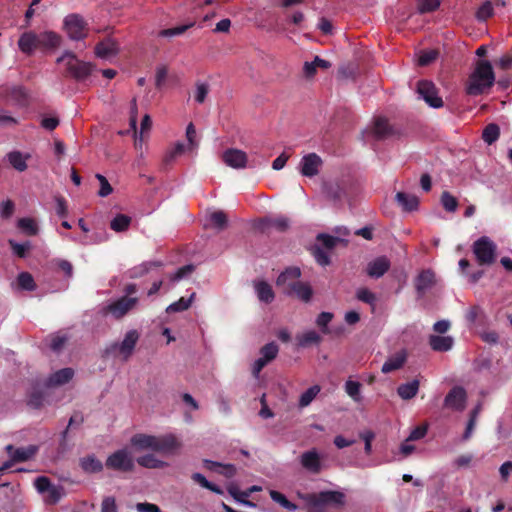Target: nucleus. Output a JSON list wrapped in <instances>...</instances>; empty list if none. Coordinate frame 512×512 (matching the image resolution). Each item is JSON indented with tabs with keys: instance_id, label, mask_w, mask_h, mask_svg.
Listing matches in <instances>:
<instances>
[{
	"instance_id": "obj_46",
	"label": "nucleus",
	"mask_w": 512,
	"mask_h": 512,
	"mask_svg": "<svg viewBox=\"0 0 512 512\" xmlns=\"http://www.w3.org/2000/svg\"><path fill=\"white\" fill-rule=\"evenodd\" d=\"M440 201L447 212H455L458 207L457 198L448 191L442 192Z\"/></svg>"
},
{
	"instance_id": "obj_52",
	"label": "nucleus",
	"mask_w": 512,
	"mask_h": 512,
	"mask_svg": "<svg viewBox=\"0 0 512 512\" xmlns=\"http://www.w3.org/2000/svg\"><path fill=\"white\" fill-rule=\"evenodd\" d=\"M356 297H357V299L359 301H361L363 303H366V304H369L372 307L375 306V303H376V300H377V297H376L375 293L370 291L368 288H360V289H358L357 292H356Z\"/></svg>"
},
{
	"instance_id": "obj_9",
	"label": "nucleus",
	"mask_w": 512,
	"mask_h": 512,
	"mask_svg": "<svg viewBox=\"0 0 512 512\" xmlns=\"http://www.w3.org/2000/svg\"><path fill=\"white\" fill-rule=\"evenodd\" d=\"M105 466L115 471L131 472L134 469V461L126 449H120L108 456Z\"/></svg>"
},
{
	"instance_id": "obj_61",
	"label": "nucleus",
	"mask_w": 512,
	"mask_h": 512,
	"mask_svg": "<svg viewBox=\"0 0 512 512\" xmlns=\"http://www.w3.org/2000/svg\"><path fill=\"white\" fill-rule=\"evenodd\" d=\"M34 486L39 493L43 494L46 493L49 488H51L52 483L48 477L40 476L35 479Z\"/></svg>"
},
{
	"instance_id": "obj_12",
	"label": "nucleus",
	"mask_w": 512,
	"mask_h": 512,
	"mask_svg": "<svg viewBox=\"0 0 512 512\" xmlns=\"http://www.w3.org/2000/svg\"><path fill=\"white\" fill-rule=\"evenodd\" d=\"M138 303L137 297L123 296L105 307V312L120 319L131 311Z\"/></svg>"
},
{
	"instance_id": "obj_23",
	"label": "nucleus",
	"mask_w": 512,
	"mask_h": 512,
	"mask_svg": "<svg viewBox=\"0 0 512 512\" xmlns=\"http://www.w3.org/2000/svg\"><path fill=\"white\" fill-rule=\"evenodd\" d=\"M203 465L210 471H216L226 478H232L236 475V467L233 464H222L220 462L204 459Z\"/></svg>"
},
{
	"instance_id": "obj_24",
	"label": "nucleus",
	"mask_w": 512,
	"mask_h": 512,
	"mask_svg": "<svg viewBox=\"0 0 512 512\" xmlns=\"http://www.w3.org/2000/svg\"><path fill=\"white\" fill-rule=\"evenodd\" d=\"M453 343V338L450 336L430 335L429 337L430 347L437 352L449 351L452 348Z\"/></svg>"
},
{
	"instance_id": "obj_17",
	"label": "nucleus",
	"mask_w": 512,
	"mask_h": 512,
	"mask_svg": "<svg viewBox=\"0 0 512 512\" xmlns=\"http://www.w3.org/2000/svg\"><path fill=\"white\" fill-rule=\"evenodd\" d=\"M302 467L312 474H319L322 470V462L316 449L305 451L300 456Z\"/></svg>"
},
{
	"instance_id": "obj_6",
	"label": "nucleus",
	"mask_w": 512,
	"mask_h": 512,
	"mask_svg": "<svg viewBox=\"0 0 512 512\" xmlns=\"http://www.w3.org/2000/svg\"><path fill=\"white\" fill-rule=\"evenodd\" d=\"M304 500L311 508H322L327 505L343 506L345 495L340 491H322L306 494Z\"/></svg>"
},
{
	"instance_id": "obj_28",
	"label": "nucleus",
	"mask_w": 512,
	"mask_h": 512,
	"mask_svg": "<svg viewBox=\"0 0 512 512\" xmlns=\"http://www.w3.org/2000/svg\"><path fill=\"white\" fill-rule=\"evenodd\" d=\"M255 290L257 293V297L261 302L269 304L275 298V294L271 285L268 284L266 281H259L258 283H256Z\"/></svg>"
},
{
	"instance_id": "obj_56",
	"label": "nucleus",
	"mask_w": 512,
	"mask_h": 512,
	"mask_svg": "<svg viewBox=\"0 0 512 512\" xmlns=\"http://www.w3.org/2000/svg\"><path fill=\"white\" fill-rule=\"evenodd\" d=\"M333 319V314L330 312H321L317 319L316 324L324 334L329 333L328 324Z\"/></svg>"
},
{
	"instance_id": "obj_29",
	"label": "nucleus",
	"mask_w": 512,
	"mask_h": 512,
	"mask_svg": "<svg viewBox=\"0 0 512 512\" xmlns=\"http://www.w3.org/2000/svg\"><path fill=\"white\" fill-rule=\"evenodd\" d=\"M7 158L9 163L15 170L23 172L27 169L26 161L30 158V155H24L20 151H12L8 153Z\"/></svg>"
},
{
	"instance_id": "obj_10",
	"label": "nucleus",
	"mask_w": 512,
	"mask_h": 512,
	"mask_svg": "<svg viewBox=\"0 0 512 512\" xmlns=\"http://www.w3.org/2000/svg\"><path fill=\"white\" fill-rule=\"evenodd\" d=\"M301 270L298 267L290 266L282 271L276 279V286L283 294L288 295L290 291L299 282Z\"/></svg>"
},
{
	"instance_id": "obj_2",
	"label": "nucleus",
	"mask_w": 512,
	"mask_h": 512,
	"mask_svg": "<svg viewBox=\"0 0 512 512\" xmlns=\"http://www.w3.org/2000/svg\"><path fill=\"white\" fill-rule=\"evenodd\" d=\"M131 445L138 451L152 450L154 452L169 454L180 448V441L173 435L162 436L137 433L132 436Z\"/></svg>"
},
{
	"instance_id": "obj_31",
	"label": "nucleus",
	"mask_w": 512,
	"mask_h": 512,
	"mask_svg": "<svg viewBox=\"0 0 512 512\" xmlns=\"http://www.w3.org/2000/svg\"><path fill=\"white\" fill-rule=\"evenodd\" d=\"M373 132L377 139H385L393 134V129L385 118H377L374 122Z\"/></svg>"
},
{
	"instance_id": "obj_21",
	"label": "nucleus",
	"mask_w": 512,
	"mask_h": 512,
	"mask_svg": "<svg viewBox=\"0 0 512 512\" xmlns=\"http://www.w3.org/2000/svg\"><path fill=\"white\" fill-rule=\"evenodd\" d=\"M324 193L333 202H340L346 197V188L342 182H328L324 184Z\"/></svg>"
},
{
	"instance_id": "obj_33",
	"label": "nucleus",
	"mask_w": 512,
	"mask_h": 512,
	"mask_svg": "<svg viewBox=\"0 0 512 512\" xmlns=\"http://www.w3.org/2000/svg\"><path fill=\"white\" fill-rule=\"evenodd\" d=\"M17 227L28 236H35L39 232L37 222L30 217H23L18 219Z\"/></svg>"
},
{
	"instance_id": "obj_49",
	"label": "nucleus",
	"mask_w": 512,
	"mask_h": 512,
	"mask_svg": "<svg viewBox=\"0 0 512 512\" xmlns=\"http://www.w3.org/2000/svg\"><path fill=\"white\" fill-rule=\"evenodd\" d=\"M440 0H418L417 9L421 14L434 12L440 6Z\"/></svg>"
},
{
	"instance_id": "obj_14",
	"label": "nucleus",
	"mask_w": 512,
	"mask_h": 512,
	"mask_svg": "<svg viewBox=\"0 0 512 512\" xmlns=\"http://www.w3.org/2000/svg\"><path fill=\"white\" fill-rule=\"evenodd\" d=\"M466 400L467 393L465 389L461 386H454L445 396L444 407L455 411H462L465 408Z\"/></svg>"
},
{
	"instance_id": "obj_11",
	"label": "nucleus",
	"mask_w": 512,
	"mask_h": 512,
	"mask_svg": "<svg viewBox=\"0 0 512 512\" xmlns=\"http://www.w3.org/2000/svg\"><path fill=\"white\" fill-rule=\"evenodd\" d=\"M417 92L429 106L433 108H440L443 106V100L438 96V90L433 82L420 80L417 83Z\"/></svg>"
},
{
	"instance_id": "obj_44",
	"label": "nucleus",
	"mask_w": 512,
	"mask_h": 512,
	"mask_svg": "<svg viewBox=\"0 0 512 512\" xmlns=\"http://www.w3.org/2000/svg\"><path fill=\"white\" fill-rule=\"evenodd\" d=\"M263 229L274 228L279 232H284L289 227V221L287 218L280 217L276 219H265L262 221Z\"/></svg>"
},
{
	"instance_id": "obj_35",
	"label": "nucleus",
	"mask_w": 512,
	"mask_h": 512,
	"mask_svg": "<svg viewBox=\"0 0 512 512\" xmlns=\"http://www.w3.org/2000/svg\"><path fill=\"white\" fill-rule=\"evenodd\" d=\"M137 463L145 468L158 469L167 466V463L157 459L153 454H146L137 458Z\"/></svg>"
},
{
	"instance_id": "obj_51",
	"label": "nucleus",
	"mask_w": 512,
	"mask_h": 512,
	"mask_svg": "<svg viewBox=\"0 0 512 512\" xmlns=\"http://www.w3.org/2000/svg\"><path fill=\"white\" fill-rule=\"evenodd\" d=\"M46 493H47V496L45 498L46 503L56 504L57 502H59V500L64 495V489L61 486H56V485L52 484L51 488H49V490H47Z\"/></svg>"
},
{
	"instance_id": "obj_26",
	"label": "nucleus",
	"mask_w": 512,
	"mask_h": 512,
	"mask_svg": "<svg viewBox=\"0 0 512 512\" xmlns=\"http://www.w3.org/2000/svg\"><path fill=\"white\" fill-rule=\"evenodd\" d=\"M397 204L406 212L414 211L418 208L419 200L415 195L405 192H398L395 196Z\"/></svg>"
},
{
	"instance_id": "obj_42",
	"label": "nucleus",
	"mask_w": 512,
	"mask_h": 512,
	"mask_svg": "<svg viewBox=\"0 0 512 512\" xmlns=\"http://www.w3.org/2000/svg\"><path fill=\"white\" fill-rule=\"evenodd\" d=\"M278 352H279L278 345L275 342H270V343L265 344L260 349V355H261L260 358L264 359V361L269 363L277 357Z\"/></svg>"
},
{
	"instance_id": "obj_3",
	"label": "nucleus",
	"mask_w": 512,
	"mask_h": 512,
	"mask_svg": "<svg viewBox=\"0 0 512 512\" xmlns=\"http://www.w3.org/2000/svg\"><path fill=\"white\" fill-rule=\"evenodd\" d=\"M495 82V74L491 63L479 60L466 84V93L470 96H479L490 89Z\"/></svg>"
},
{
	"instance_id": "obj_38",
	"label": "nucleus",
	"mask_w": 512,
	"mask_h": 512,
	"mask_svg": "<svg viewBox=\"0 0 512 512\" xmlns=\"http://www.w3.org/2000/svg\"><path fill=\"white\" fill-rule=\"evenodd\" d=\"M499 136H500V128L495 123L488 124L482 132V139L484 140V142H486L489 145H491L495 141H497Z\"/></svg>"
},
{
	"instance_id": "obj_36",
	"label": "nucleus",
	"mask_w": 512,
	"mask_h": 512,
	"mask_svg": "<svg viewBox=\"0 0 512 512\" xmlns=\"http://www.w3.org/2000/svg\"><path fill=\"white\" fill-rule=\"evenodd\" d=\"M80 466L85 472L96 473L103 469V464L95 456H87L80 460Z\"/></svg>"
},
{
	"instance_id": "obj_22",
	"label": "nucleus",
	"mask_w": 512,
	"mask_h": 512,
	"mask_svg": "<svg viewBox=\"0 0 512 512\" xmlns=\"http://www.w3.org/2000/svg\"><path fill=\"white\" fill-rule=\"evenodd\" d=\"M74 376L72 368L60 369L49 376L46 381L47 387H57L68 383Z\"/></svg>"
},
{
	"instance_id": "obj_58",
	"label": "nucleus",
	"mask_w": 512,
	"mask_h": 512,
	"mask_svg": "<svg viewBox=\"0 0 512 512\" xmlns=\"http://www.w3.org/2000/svg\"><path fill=\"white\" fill-rule=\"evenodd\" d=\"M96 178L98 179V181L100 183V189L98 191V195L100 197H106V196L110 195L113 191V188L110 185V183L108 182V180L106 179V177L103 176L102 174H96Z\"/></svg>"
},
{
	"instance_id": "obj_59",
	"label": "nucleus",
	"mask_w": 512,
	"mask_h": 512,
	"mask_svg": "<svg viewBox=\"0 0 512 512\" xmlns=\"http://www.w3.org/2000/svg\"><path fill=\"white\" fill-rule=\"evenodd\" d=\"M194 23H189L186 25H180L173 28L164 29L160 32V35L165 37H173L177 35L183 34L186 30H188L190 27H192Z\"/></svg>"
},
{
	"instance_id": "obj_1",
	"label": "nucleus",
	"mask_w": 512,
	"mask_h": 512,
	"mask_svg": "<svg viewBox=\"0 0 512 512\" xmlns=\"http://www.w3.org/2000/svg\"><path fill=\"white\" fill-rule=\"evenodd\" d=\"M62 43V37L54 31L36 33L27 31L18 39V47L26 55H32L35 50H53Z\"/></svg>"
},
{
	"instance_id": "obj_4",
	"label": "nucleus",
	"mask_w": 512,
	"mask_h": 512,
	"mask_svg": "<svg viewBox=\"0 0 512 512\" xmlns=\"http://www.w3.org/2000/svg\"><path fill=\"white\" fill-rule=\"evenodd\" d=\"M62 62H65L64 76L71 77L76 81L87 79L94 69L93 64L79 60L76 55L70 51L64 52L62 56L57 58V63Z\"/></svg>"
},
{
	"instance_id": "obj_16",
	"label": "nucleus",
	"mask_w": 512,
	"mask_h": 512,
	"mask_svg": "<svg viewBox=\"0 0 512 512\" xmlns=\"http://www.w3.org/2000/svg\"><path fill=\"white\" fill-rule=\"evenodd\" d=\"M223 162L234 169H242L247 165V154L239 149L229 148L222 154Z\"/></svg>"
},
{
	"instance_id": "obj_7",
	"label": "nucleus",
	"mask_w": 512,
	"mask_h": 512,
	"mask_svg": "<svg viewBox=\"0 0 512 512\" xmlns=\"http://www.w3.org/2000/svg\"><path fill=\"white\" fill-rule=\"evenodd\" d=\"M473 253L479 265H491L496 259V244L487 236L477 239L472 246Z\"/></svg>"
},
{
	"instance_id": "obj_34",
	"label": "nucleus",
	"mask_w": 512,
	"mask_h": 512,
	"mask_svg": "<svg viewBox=\"0 0 512 512\" xmlns=\"http://www.w3.org/2000/svg\"><path fill=\"white\" fill-rule=\"evenodd\" d=\"M185 151V145L181 142H177L173 148L169 149L162 160L163 167L167 169L172 163L175 161V159L182 155Z\"/></svg>"
},
{
	"instance_id": "obj_5",
	"label": "nucleus",
	"mask_w": 512,
	"mask_h": 512,
	"mask_svg": "<svg viewBox=\"0 0 512 512\" xmlns=\"http://www.w3.org/2000/svg\"><path fill=\"white\" fill-rule=\"evenodd\" d=\"M138 340L139 333L137 330H130L125 334V337L121 343L114 342L106 346L104 350V356L115 357L120 355L124 361H127L133 354Z\"/></svg>"
},
{
	"instance_id": "obj_54",
	"label": "nucleus",
	"mask_w": 512,
	"mask_h": 512,
	"mask_svg": "<svg viewBox=\"0 0 512 512\" xmlns=\"http://www.w3.org/2000/svg\"><path fill=\"white\" fill-rule=\"evenodd\" d=\"M312 254L316 262L321 266H327L331 262L328 253L324 251L320 246H314L312 249Z\"/></svg>"
},
{
	"instance_id": "obj_39",
	"label": "nucleus",
	"mask_w": 512,
	"mask_h": 512,
	"mask_svg": "<svg viewBox=\"0 0 512 512\" xmlns=\"http://www.w3.org/2000/svg\"><path fill=\"white\" fill-rule=\"evenodd\" d=\"M321 391V387L319 385H313L308 388L305 392H303L299 398V407L304 408L316 398V396Z\"/></svg>"
},
{
	"instance_id": "obj_45",
	"label": "nucleus",
	"mask_w": 512,
	"mask_h": 512,
	"mask_svg": "<svg viewBox=\"0 0 512 512\" xmlns=\"http://www.w3.org/2000/svg\"><path fill=\"white\" fill-rule=\"evenodd\" d=\"M194 296H195V293H192L191 296L187 299L184 297H181L178 301L170 304L167 307L166 311L168 313H171V312H181V311L187 310L191 306Z\"/></svg>"
},
{
	"instance_id": "obj_60",
	"label": "nucleus",
	"mask_w": 512,
	"mask_h": 512,
	"mask_svg": "<svg viewBox=\"0 0 512 512\" xmlns=\"http://www.w3.org/2000/svg\"><path fill=\"white\" fill-rule=\"evenodd\" d=\"M186 138L188 141V148L190 150H194L198 147V143L196 141V129L193 123H189L186 128Z\"/></svg>"
},
{
	"instance_id": "obj_15",
	"label": "nucleus",
	"mask_w": 512,
	"mask_h": 512,
	"mask_svg": "<svg viewBox=\"0 0 512 512\" xmlns=\"http://www.w3.org/2000/svg\"><path fill=\"white\" fill-rule=\"evenodd\" d=\"M323 161L316 153H309L301 159L300 172L303 176L312 178L319 173Z\"/></svg>"
},
{
	"instance_id": "obj_57",
	"label": "nucleus",
	"mask_w": 512,
	"mask_h": 512,
	"mask_svg": "<svg viewBox=\"0 0 512 512\" xmlns=\"http://www.w3.org/2000/svg\"><path fill=\"white\" fill-rule=\"evenodd\" d=\"M493 15V3L484 2L477 10L476 16L479 20L485 21Z\"/></svg>"
},
{
	"instance_id": "obj_30",
	"label": "nucleus",
	"mask_w": 512,
	"mask_h": 512,
	"mask_svg": "<svg viewBox=\"0 0 512 512\" xmlns=\"http://www.w3.org/2000/svg\"><path fill=\"white\" fill-rule=\"evenodd\" d=\"M209 225L217 231H223L228 226V217L222 210L212 212L209 217Z\"/></svg>"
},
{
	"instance_id": "obj_19",
	"label": "nucleus",
	"mask_w": 512,
	"mask_h": 512,
	"mask_svg": "<svg viewBox=\"0 0 512 512\" xmlns=\"http://www.w3.org/2000/svg\"><path fill=\"white\" fill-rule=\"evenodd\" d=\"M7 453L12 457L13 461L24 462L31 459L37 452L38 448L35 445H29L25 448H15L12 444H9L5 447Z\"/></svg>"
},
{
	"instance_id": "obj_62",
	"label": "nucleus",
	"mask_w": 512,
	"mask_h": 512,
	"mask_svg": "<svg viewBox=\"0 0 512 512\" xmlns=\"http://www.w3.org/2000/svg\"><path fill=\"white\" fill-rule=\"evenodd\" d=\"M438 56V52L435 50L424 51L420 54L418 63L420 66H427L436 60Z\"/></svg>"
},
{
	"instance_id": "obj_48",
	"label": "nucleus",
	"mask_w": 512,
	"mask_h": 512,
	"mask_svg": "<svg viewBox=\"0 0 512 512\" xmlns=\"http://www.w3.org/2000/svg\"><path fill=\"white\" fill-rule=\"evenodd\" d=\"M361 383L353 380H347L345 383V392L356 402L361 401Z\"/></svg>"
},
{
	"instance_id": "obj_43",
	"label": "nucleus",
	"mask_w": 512,
	"mask_h": 512,
	"mask_svg": "<svg viewBox=\"0 0 512 512\" xmlns=\"http://www.w3.org/2000/svg\"><path fill=\"white\" fill-rule=\"evenodd\" d=\"M191 479L194 482H196L199 485H201L203 488H206V489H208V490H210V491H212V492H214L216 494H223V490L219 486L209 482L206 479V477L203 474H201V473H198V472L193 473L191 475Z\"/></svg>"
},
{
	"instance_id": "obj_63",
	"label": "nucleus",
	"mask_w": 512,
	"mask_h": 512,
	"mask_svg": "<svg viewBox=\"0 0 512 512\" xmlns=\"http://www.w3.org/2000/svg\"><path fill=\"white\" fill-rule=\"evenodd\" d=\"M195 267L192 264H188L179 268L174 274L171 275V281H179L185 276L191 274L194 271Z\"/></svg>"
},
{
	"instance_id": "obj_55",
	"label": "nucleus",
	"mask_w": 512,
	"mask_h": 512,
	"mask_svg": "<svg viewBox=\"0 0 512 512\" xmlns=\"http://www.w3.org/2000/svg\"><path fill=\"white\" fill-rule=\"evenodd\" d=\"M316 239L326 249H333L338 242L342 241L338 237H334L325 233L318 234Z\"/></svg>"
},
{
	"instance_id": "obj_20",
	"label": "nucleus",
	"mask_w": 512,
	"mask_h": 512,
	"mask_svg": "<svg viewBox=\"0 0 512 512\" xmlns=\"http://www.w3.org/2000/svg\"><path fill=\"white\" fill-rule=\"evenodd\" d=\"M118 45L112 38H106L95 46V55L101 59H108L118 53Z\"/></svg>"
},
{
	"instance_id": "obj_64",
	"label": "nucleus",
	"mask_w": 512,
	"mask_h": 512,
	"mask_svg": "<svg viewBox=\"0 0 512 512\" xmlns=\"http://www.w3.org/2000/svg\"><path fill=\"white\" fill-rule=\"evenodd\" d=\"M101 512H118L116 500L112 496H107L101 504Z\"/></svg>"
},
{
	"instance_id": "obj_32",
	"label": "nucleus",
	"mask_w": 512,
	"mask_h": 512,
	"mask_svg": "<svg viewBox=\"0 0 512 512\" xmlns=\"http://www.w3.org/2000/svg\"><path fill=\"white\" fill-rule=\"evenodd\" d=\"M406 361V355L404 353H398L393 357L389 358L382 366L381 371L385 374L400 369Z\"/></svg>"
},
{
	"instance_id": "obj_8",
	"label": "nucleus",
	"mask_w": 512,
	"mask_h": 512,
	"mask_svg": "<svg viewBox=\"0 0 512 512\" xmlns=\"http://www.w3.org/2000/svg\"><path fill=\"white\" fill-rule=\"evenodd\" d=\"M63 24L71 40L79 41L87 36L88 24L81 15L69 14L64 18Z\"/></svg>"
},
{
	"instance_id": "obj_47",
	"label": "nucleus",
	"mask_w": 512,
	"mask_h": 512,
	"mask_svg": "<svg viewBox=\"0 0 512 512\" xmlns=\"http://www.w3.org/2000/svg\"><path fill=\"white\" fill-rule=\"evenodd\" d=\"M8 244L12 249V252L19 258H25L28 251L31 249V243L29 241L20 244L12 239H9Z\"/></svg>"
},
{
	"instance_id": "obj_50",
	"label": "nucleus",
	"mask_w": 512,
	"mask_h": 512,
	"mask_svg": "<svg viewBox=\"0 0 512 512\" xmlns=\"http://www.w3.org/2000/svg\"><path fill=\"white\" fill-rule=\"evenodd\" d=\"M17 282L20 288L33 291L36 287L32 275L28 272H21L17 277Z\"/></svg>"
},
{
	"instance_id": "obj_41",
	"label": "nucleus",
	"mask_w": 512,
	"mask_h": 512,
	"mask_svg": "<svg viewBox=\"0 0 512 512\" xmlns=\"http://www.w3.org/2000/svg\"><path fill=\"white\" fill-rule=\"evenodd\" d=\"M269 495L273 501L281 505L288 511H295L297 509V505L291 502L286 498L284 494L276 490H270Z\"/></svg>"
},
{
	"instance_id": "obj_37",
	"label": "nucleus",
	"mask_w": 512,
	"mask_h": 512,
	"mask_svg": "<svg viewBox=\"0 0 512 512\" xmlns=\"http://www.w3.org/2000/svg\"><path fill=\"white\" fill-rule=\"evenodd\" d=\"M131 224V217L125 214H117L110 222V228L115 232L126 231Z\"/></svg>"
},
{
	"instance_id": "obj_27",
	"label": "nucleus",
	"mask_w": 512,
	"mask_h": 512,
	"mask_svg": "<svg viewBox=\"0 0 512 512\" xmlns=\"http://www.w3.org/2000/svg\"><path fill=\"white\" fill-rule=\"evenodd\" d=\"M419 386V381L417 379H414L410 382L399 385L397 388V394L403 400H410L417 395L419 391Z\"/></svg>"
},
{
	"instance_id": "obj_25",
	"label": "nucleus",
	"mask_w": 512,
	"mask_h": 512,
	"mask_svg": "<svg viewBox=\"0 0 512 512\" xmlns=\"http://www.w3.org/2000/svg\"><path fill=\"white\" fill-rule=\"evenodd\" d=\"M287 296L296 297L297 299L307 303L313 296V289L309 283L299 280Z\"/></svg>"
},
{
	"instance_id": "obj_13",
	"label": "nucleus",
	"mask_w": 512,
	"mask_h": 512,
	"mask_svg": "<svg viewBox=\"0 0 512 512\" xmlns=\"http://www.w3.org/2000/svg\"><path fill=\"white\" fill-rule=\"evenodd\" d=\"M437 283L436 274L432 269H423L414 279V287L418 298H422Z\"/></svg>"
},
{
	"instance_id": "obj_40",
	"label": "nucleus",
	"mask_w": 512,
	"mask_h": 512,
	"mask_svg": "<svg viewBox=\"0 0 512 512\" xmlns=\"http://www.w3.org/2000/svg\"><path fill=\"white\" fill-rule=\"evenodd\" d=\"M7 95L17 102L19 105H26L28 102V95L24 87L13 86L9 89Z\"/></svg>"
},
{
	"instance_id": "obj_53",
	"label": "nucleus",
	"mask_w": 512,
	"mask_h": 512,
	"mask_svg": "<svg viewBox=\"0 0 512 512\" xmlns=\"http://www.w3.org/2000/svg\"><path fill=\"white\" fill-rule=\"evenodd\" d=\"M321 336L316 331H308L299 337V345L306 347L311 344H319Z\"/></svg>"
},
{
	"instance_id": "obj_18",
	"label": "nucleus",
	"mask_w": 512,
	"mask_h": 512,
	"mask_svg": "<svg viewBox=\"0 0 512 512\" xmlns=\"http://www.w3.org/2000/svg\"><path fill=\"white\" fill-rule=\"evenodd\" d=\"M391 267V262L386 256H379L370 261L366 267V273L371 278L382 277Z\"/></svg>"
}]
</instances>
